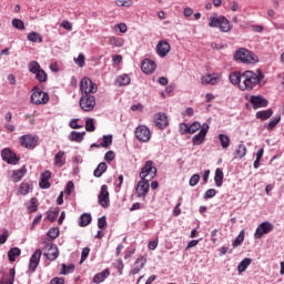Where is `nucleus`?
<instances>
[{"mask_svg":"<svg viewBox=\"0 0 284 284\" xmlns=\"http://www.w3.org/2000/svg\"><path fill=\"white\" fill-rule=\"evenodd\" d=\"M263 79L265 74L257 70V72L245 71L242 73V83H240V90H254L256 85H263Z\"/></svg>","mask_w":284,"mask_h":284,"instance_id":"f257e3e1","label":"nucleus"},{"mask_svg":"<svg viewBox=\"0 0 284 284\" xmlns=\"http://www.w3.org/2000/svg\"><path fill=\"white\" fill-rule=\"evenodd\" d=\"M210 28H219L222 32H230L232 30V23L225 18V16H220L219 13H213L209 19Z\"/></svg>","mask_w":284,"mask_h":284,"instance_id":"f03ea898","label":"nucleus"},{"mask_svg":"<svg viewBox=\"0 0 284 284\" xmlns=\"http://www.w3.org/2000/svg\"><path fill=\"white\" fill-rule=\"evenodd\" d=\"M234 57L236 61H241L242 63H256L258 61V57L245 48L237 50Z\"/></svg>","mask_w":284,"mask_h":284,"instance_id":"7ed1b4c3","label":"nucleus"},{"mask_svg":"<svg viewBox=\"0 0 284 284\" xmlns=\"http://www.w3.org/2000/svg\"><path fill=\"white\" fill-rule=\"evenodd\" d=\"M50 101V95L47 92H43L39 88H34L31 94V103L33 105H45Z\"/></svg>","mask_w":284,"mask_h":284,"instance_id":"20e7f679","label":"nucleus"},{"mask_svg":"<svg viewBox=\"0 0 284 284\" xmlns=\"http://www.w3.org/2000/svg\"><path fill=\"white\" fill-rule=\"evenodd\" d=\"M97 90H99V87H97V83L92 82V80L88 77L83 78L80 82V92L82 95H91L97 93Z\"/></svg>","mask_w":284,"mask_h":284,"instance_id":"39448f33","label":"nucleus"},{"mask_svg":"<svg viewBox=\"0 0 284 284\" xmlns=\"http://www.w3.org/2000/svg\"><path fill=\"white\" fill-rule=\"evenodd\" d=\"M156 166H154V162L149 160L145 162L144 166L141 169L140 179H146L148 181H152L154 176H156Z\"/></svg>","mask_w":284,"mask_h":284,"instance_id":"423d86ee","label":"nucleus"},{"mask_svg":"<svg viewBox=\"0 0 284 284\" xmlns=\"http://www.w3.org/2000/svg\"><path fill=\"white\" fill-rule=\"evenodd\" d=\"M42 245L44 256L48 261H57V258H59V247H57V245L52 244L50 241L42 242Z\"/></svg>","mask_w":284,"mask_h":284,"instance_id":"0eeeda50","label":"nucleus"},{"mask_svg":"<svg viewBox=\"0 0 284 284\" xmlns=\"http://www.w3.org/2000/svg\"><path fill=\"white\" fill-rule=\"evenodd\" d=\"M79 103L83 112H92L97 106V98L94 95H81Z\"/></svg>","mask_w":284,"mask_h":284,"instance_id":"6e6552de","label":"nucleus"},{"mask_svg":"<svg viewBox=\"0 0 284 284\" xmlns=\"http://www.w3.org/2000/svg\"><path fill=\"white\" fill-rule=\"evenodd\" d=\"M20 145L27 150H34L39 145V136L32 134H24L20 136Z\"/></svg>","mask_w":284,"mask_h":284,"instance_id":"1a4fd4ad","label":"nucleus"},{"mask_svg":"<svg viewBox=\"0 0 284 284\" xmlns=\"http://www.w3.org/2000/svg\"><path fill=\"white\" fill-rule=\"evenodd\" d=\"M150 192V180L141 179L135 186V196L145 200Z\"/></svg>","mask_w":284,"mask_h":284,"instance_id":"9d476101","label":"nucleus"},{"mask_svg":"<svg viewBox=\"0 0 284 284\" xmlns=\"http://www.w3.org/2000/svg\"><path fill=\"white\" fill-rule=\"evenodd\" d=\"M135 139L141 143H148L152 139L150 129L145 125H139L134 131Z\"/></svg>","mask_w":284,"mask_h":284,"instance_id":"9b49d317","label":"nucleus"},{"mask_svg":"<svg viewBox=\"0 0 284 284\" xmlns=\"http://www.w3.org/2000/svg\"><path fill=\"white\" fill-rule=\"evenodd\" d=\"M274 231V224L270 222H262L255 233H254V239H263L264 234H270V232Z\"/></svg>","mask_w":284,"mask_h":284,"instance_id":"f8f14e48","label":"nucleus"},{"mask_svg":"<svg viewBox=\"0 0 284 284\" xmlns=\"http://www.w3.org/2000/svg\"><path fill=\"white\" fill-rule=\"evenodd\" d=\"M98 203L101 205V207H110V191H108V186L105 184L101 186V191L98 196Z\"/></svg>","mask_w":284,"mask_h":284,"instance_id":"ddd939ff","label":"nucleus"},{"mask_svg":"<svg viewBox=\"0 0 284 284\" xmlns=\"http://www.w3.org/2000/svg\"><path fill=\"white\" fill-rule=\"evenodd\" d=\"M210 131V124H202V129L197 134L192 138L193 145H201L205 141V136H207V132Z\"/></svg>","mask_w":284,"mask_h":284,"instance_id":"4468645a","label":"nucleus"},{"mask_svg":"<svg viewBox=\"0 0 284 284\" xmlns=\"http://www.w3.org/2000/svg\"><path fill=\"white\" fill-rule=\"evenodd\" d=\"M221 79H223V75L221 73H209L204 77H202V85H216L217 83H221Z\"/></svg>","mask_w":284,"mask_h":284,"instance_id":"2eb2a0df","label":"nucleus"},{"mask_svg":"<svg viewBox=\"0 0 284 284\" xmlns=\"http://www.w3.org/2000/svg\"><path fill=\"white\" fill-rule=\"evenodd\" d=\"M41 250L37 248L31 255L29 263V272H31V274H34V272H37V267H39V263H41Z\"/></svg>","mask_w":284,"mask_h":284,"instance_id":"dca6fc26","label":"nucleus"},{"mask_svg":"<svg viewBox=\"0 0 284 284\" xmlns=\"http://www.w3.org/2000/svg\"><path fill=\"white\" fill-rule=\"evenodd\" d=\"M250 103L254 110H258V108H267V105H270V102L267 99L263 98V95H252Z\"/></svg>","mask_w":284,"mask_h":284,"instance_id":"f3484780","label":"nucleus"},{"mask_svg":"<svg viewBox=\"0 0 284 284\" xmlns=\"http://www.w3.org/2000/svg\"><path fill=\"white\" fill-rule=\"evenodd\" d=\"M2 161H6L7 163L11 165H17L19 163V158H17V154L12 152L10 149H3L1 152Z\"/></svg>","mask_w":284,"mask_h":284,"instance_id":"a211bd4d","label":"nucleus"},{"mask_svg":"<svg viewBox=\"0 0 284 284\" xmlns=\"http://www.w3.org/2000/svg\"><path fill=\"white\" fill-rule=\"evenodd\" d=\"M170 42L161 40L156 45V52L161 59H165L166 54H170Z\"/></svg>","mask_w":284,"mask_h":284,"instance_id":"6ab92c4d","label":"nucleus"},{"mask_svg":"<svg viewBox=\"0 0 284 284\" xmlns=\"http://www.w3.org/2000/svg\"><path fill=\"white\" fill-rule=\"evenodd\" d=\"M148 263V260L143 255H139L138 258L134 262V265L131 270V274L136 275L141 270L145 267V264Z\"/></svg>","mask_w":284,"mask_h":284,"instance_id":"aec40b11","label":"nucleus"},{"mask_svg":"<svg viewBox=\"0 0 284 284\" xmlns=\"http://www.w3.org/2000/svg\"><path fill=\"white\" fill-rule=\"evenodd\" d=\"M141 70L144 72V74H152L154 70H156V62L146 59L142 62Z\"/></svg>","mask_w":284,"mask_h":284,"instance_id":"412c9836","label":"nucleus"},{"mask_svg":"<svg viewBox=\"0 0 284 284\" xmlns=\"http://www.w3.org/2000/svg\"><path fill=\"white\" fill-rule=\"evenodd\" d=\"M52 178V173L50 171H44L41 174V179L39 185L42 190H49L50 187V179Z\"/></svg>","mask_w":284,"mask_h":284,"instance_id":"4be33fe9","label":"nucleus"},{"mask_svg":"<svg viewBox=\"0 0 284 284\" xmlns=\"http://www.w3.org/2000/svg\"><path fill=\"white\" fill-rule=\"evenodd\" d=\"M155 125L160 128V130H164V128H168V115H165L164 113H158L155 115Z\"/></svg>","mask_w":284,"mask_h":284,"instance_id":"5701e85b","label":"nucleus"},{"mask_svg":"<svg viewBox=\"0 0 284 284\" xmlns=\"http://www.w3.org/2000/svg\"><path fill=\"white\" fill-rule=\"evenodd\" d=\"M108 276H110V270L105 268L101 273H98L94 275L93 283L101 284V283H103V281H105V278H108Z\"/></svg>","mask_w":284,"mask_h":284,"instance_id":"b1692460","label":"nucleus"},{"mask_svg":"<svg viewBox=\"0 0 284 284\" xmlns=\"http://www.w3.org/2000/svg\"><path fill=\"white\" fill-rule=\"evenodd\" d=\"M30 190H32V183L22 182L19 186L18 194L21 196H27V194H30Z\"/></svg>","mask_w":284,"mask_h":284,"instance_id":"393cba45","label":"nucleus"},{"mask_svg":"<svg viewBox=\"0 0 284 284\" xmlns=\"http://www.w3.org/2000/svg\"><path fill=\"white\" fill-rule=\"evenodd\" d=\"M28 170H26V166H23L20 170H16L12 173V181L13 183H19V181H21V179H23V176H26Z\"/></svg>","mask_w":284,"mask_h":284,"instance_id":"a878e982","label":"nucleus"},{"mask_svg":"<svg viewBox=\"0 0 284 284\" xmlns=\"http://www.w3.org/2000/svg\"><path fill=\"white\" fill-rule=\"evenodd\" d=\"M230 81L233 85H239V88H241V83H243V73L232 72L230 74Z\"/></svg>","mask_w":284,"mask_h":284,"instance_id":"bb28decb","label":"nucleus"},{"mask_svg":"<svg viewBox=\"0 0 284 284\" xmlns=\"http://www.w3.org/2000/svg\"><path fill=\"white\" fill-rule=\"evenodd\" d=\"M131 81L130 75L122 74L116 78L115 85H118V88H122V85H130Z\"/></svg>","mask_w":284,"mask_h":284,"instance_id":"cd10ccee","label":"nucleus"},{"mask_svg":"<svg viewBox=\"0 0 284 284\" xmlns=\"http://www.w3.org/2000/svg\"><path fill=\"white\" fill-rule=\"evenodd\" d=\"M63 156H65V152H63V151H60L55 154L54 165L57 168H63V165H65V158H63Z\"/></svg>","mask_w":284,"mask_h":284,"instance_id":"c85d7f7f","label":"nucleus"},{"mask_svg":"<svg viewBox=\"0 0 284 284\" xmlns=\"http://www.w3.org/2000/svg\"><path fill=\"white\" fill-rule=\"evenodd\" d=\"M252 265V258L245 257L240 264L237 265L239 274H243L247 270L248 266Z\"/></svg>","mask_w":284,"mask_h":284,"instance_id":"c756f323","label":"nucleus"},{"mask_svg":"<svg viewBox=\"0 0 284 284\" xmlns=\"http://www.w3.org/2000/svg\"><path fill=\"white\" fill-rule=\"evenodd\" d=\"M223 170L222 169H216L215 170V175H214V181L216 187H223V179H224Z\"/></svg>","mask_w":284,"mask_h":284,"instance_id":"7c9ffc66","label":"nucleus"},{"mask_svg":"<svg viewBox=\"0 0 284 284\" xmlns=\"http://www.w3.org/2000/svg\"><path fill=\"white\" fill-rule=\"evenodd\" d=\"M84 138H85V132L80 133L77 131H72L69 136L70 141H73L75 143H81Z\"/></svg>","mask_w":284,"mask_h":284,"instance_id":"2f4dec72","label":"nucleus"},{"mask_svg":"<svg viewBox=\"0 0 284 284\" xmlns=\"http://www.w3.org/2000/svg\"><path fill=\"white\" fill-rule=\"evenodd\" d=\"M14 268H11L9 274H6L0 281V284H14Z\"/></svg>","mask_w":284,"mask_h":284,"instance_id":"473e14b6","label":"nucleus"},{"mask_svg":"<svg viewBox=\"0 0 284 284\" xmlns=\"http://www.w3.org/2000/svg\"><path fill=\"white\" fill-rule=\"evenodd\" d=\"M108 170V164L105 162H101L98 168L94 170L93 175L97 179L103 176L104 172Z\"/></svg>","mask_w":284,"mask_h":284,"instance_id":"72a5a7b5","label":"nucleus"},{"mask_svg":"<svg viewBox=\"0 0 284 284\" xmlns=\"http://www.w3.org/2000/svg\"><path fill=\"white\" fill-rule=\"evenodd\" d=\"M90 223H92V215L90 213L82 214L79 222L80 227H87Z\"/></svg>","mask_w":284,"mask_h":284,"instance_id":"f704fd0d","label":"nucleus"},{"mask_svg":"<svg viewBox=\"0 0 284 284\" xmlns=\"http://www.w3.org/2000/svg\"><path fill=\"white\" fill-rule=\"evenodd\" d=\"M17 256H21V250L19 247H13L8 252V258L11 263L17 261Z\"/></svg>","mask_w":284,"mask_h":284,"instance_id":"c9c22d12","label":"nucleus"},{"mask_svg":"<svg viewBox=\"0 0 284 284\" xmlns=\"http://www.w3.org/2000/svg\"><path fill=\"white\" fill-rule=\"evenodd\" d=\"M272 114H274V111H272V109H267L265 111H258L256 113V119H261L262 121H267V119H270Z\"/></svg>","mask_w":284,"mask_h":284,"instance_id":"e433bc0d","label":"nucleus"},{"mask_svg":"<svg viewBox=\"0 0 284 284\" xmlns=\"http://www.w3.org/2000/svg\"><path fill=\"white\" fill-rule=\"evenodd\" d=\"M243 241H245V230H242L239 233L237 237L233 241V244H232L233 247L236 248V247L243 245Z\"/></svg>","mask_w":284,"mask_h":284,"instance_id":"4c0bfd02","label":"nucleus"},{"mask_svg":"<svg viewBox=\"0 0 284 284\" xmlns=\"http://www.w3.org/2000/svg\"><path fill=\"white\" fill-rule=\"evenodd\" d=\"M28 41H31L32 43H43V37L37 32H30L27 37Z\"/></svg>","mask_w":284,"mask_h":284,"instance_id":"58836bf2","label":"nucleus"},{"mask_svg":"<svg viewBox=\"0 0 284 284\" xmlns=\"http://www.w3.org/2000/svg\"><path fill=\"white\" fill-rule=\"evenodd\" d=\"M247 154V146L240 144L235 151V159H243Z\"/></svg>","mask_w":284,"mask_h":284,"instance_id":"ea45409f","label":"nucleus"},{"mask_svg":"<svg viewBox=\"0 0 284 284\" xmlns=\"http://www.w3.org/2000/svg\"><path fill=\"white\" fill-rule=\"evenodd\" d=\"M123 39L116 37L109 38V45H114V48H123Z\"/></svg>","mask_w":284,"mask_h":284,"instance_id":"a19ab883","label":"nucleus"},{"mask_svg":"<svg viewBox=\"0 0 284 284\" xmlns=\"http://www.w3.org/2000/svg\"><path fill=\"white\" fill-rule=\"evenodd\" d=\"M219 139H220V143H221V146L223 148V150H227L230 148V136L221 133L219 135Z\"/></svg>","mask_w":284,"mask_h":284,"instance_id":"79ce46f5","label":"nucleus"},{"mask_svg":"<svg viewBox=\"0 0 284 284\" xmlns=\"http://www.w3.org/2000/svg\"><path fill=\"white\" fill-rule=\"evenodd\" d=\"M36 79H37V81H39V83H45V81H48V73H45V71L43 69H40L36 73Z\"/></svg>","mask_w":284,"mask_h":284,"instance_id":"37998d69","label":"nucleus"},{"mask_svg":"<svg viewBox=\"0 0 284 284\" xmlns=\"http://www.w3.org/2000/svg\"><path fill=\"white\" fill-rule=\"evenodd\" d=\"M202 129L203 125H201V122H193L191 125H189V134H196V132Z\"/></svg>","mask_w":284,"mask_h":284,"instance_id":"c03bdc74","label":"nucleus"},{"mask_svg":"<svg viewBox=\"0 0 284 284\" xmlns=\"http://www.w3.org/2000/svg\"><path fill=\"white\" fill-rule=\"evenodd\" d=\"M40 69H41V64H39V62L31 61L29 63V72H31V74H36Z\"/></svg>","mask_w":284,"mask_h":284,"instance_id":"a18cd8bd","label":"nucleus"},{"mask_svg":"<svg viewBox=\"0 0 284 284\" xmlns=\"http://www.w3.org/2000/svg\"><path fill=\"white\" fill-rule=\"evenodd\" d=\"M85 130L87 132H94V130H97V126H94V119L89 118L85 120Z\"/></svg>","mask_w":284,"mask_h":284,"instance_id":"49530a36","label":"nucleus"},{"mask_svg":"<svg viewBox=\"0 0 284 284\" xmlns=\"http://www.w3.org/2000/svg\"><path fill=\"white\" fill-rule=\"evenodd\" d=\"M11 24L13 28H17V30H26V24L22 22L21 19H13L11 21Z\"/></svg>","mask_w":284,"mask_h":284,"instance_id":"de8ad7c7","label":"nucleus"},{"mask_svg":"<svg viewBox=\"0 0 284 284\" xmlns=\"http://www.w3.org/2000/svg\"><path fill=\"white\" fill-rule=\"evenodd\" d=\"M278 123H281V115H278L277 118H275L274 120H272L267 126L266 130H268V132H272L273 129L276 128V125H278Z\"/></svg>","mask_w":284,"mask_h":284,"instance_id":"09e8293b","label":"nucleus"},{"mask_svg":"<svg viewBox=\"0 0 284 284\" xmlns=\"http://www.w3.org/2000/svg\"><path fill=\"white\" fill-rule=\"evenodd\" d=\"M59 217V210L55 211H49L47 219L48 221H50L51 223H54V221H57V219Z\"/></svg>","mask_w":284,"mask_h":284,"instance_id":"8fccbe9b","label":"nucleus"},{"mask_svg":"<svg viewBox=\"0 0 284 284\" xmlns=\"http://www.w3.org/2000/svg\"><path fill=\"white\" fill-rule=\"evenodd\" d=\"M111 143H112V135H103V139L100 145L101 148H110Z\"/></svg>","mask_w":284,"mask_h":284,"instance_id":"3c124183","label":"nucleus"},{"mask_svg":"<svg viewBox=\"0 0 284 284\" xmlns=\"http://www.w3.org/2000/svg\"><path fill=\"white\" fill-rule=\"evenodd\" d=\"M199 181H201V175L193 174L189 181V185H191V187H194L195 185H199Z\"/></svg>","mask_w":284,"mask_h":284,"instance_id":"603ef678","label":"nucleus"},{"mask_svg":"<svg viewBox=\"0 0 284 284\" xmlns=\"http://www.w3.org/2000/svg\"><path fill=\"white\" fill-rule=\"evenodd\" d=\"M47 236H49V239H59V230L57 227H52L48 231Z\"/></svg>","mask_w":284,"mask_h":284,"instance_id":"864d4df0","label":"nucleus"},{"mask_svg":"<svg viewBox=\"0 0 284 284\" xmlns=\"http://www.w3.org/2000/svg\"><path fill=\"white\" fill-rule=\"evenodd\" d=\"M115 6H118L119 8H130V6H132V1L130 0H115Z\"/></svg>","mask_w":284,"mask_h":284,"instance_id":"5fc2aeb1","label":"nucleus"},{"mask_svg":"<svg viewBox=\"0 0 284 284\" xmlns=\"http://www.w3.org/2000/svg\"><path fill=\"white\" fill-rule=\"evenodd\" d=\"M37 202H38L37 197H32L30 200L29 212H31V213L37 212V210H38Z\"/></svg>","mask_w":284,"mask_h":284,"instance_id":"6e6d98bb","label":"nucleus"},{"mask_svg":"<svg viewBox=\"0 0 284 284\" xmlns=\"http://www.w3.org/2000/svg\"><path fill=\"white\" fill-rule=\"evenodd\" d=\"M77 65H79V68H83V65H85V55H83V53H80L78 59H74Z\"/></svg>","mask_w":284,"mask_h":284,"instance_id":"4d7b16f0","label":"nucleus"},{"mask_svg":"<svg viewBox=\"0 0 284 284\" xmlns=\"http://www.w3.org/2000/svg\"><path fill=\"white\" fill-rule=\"evenodd\" d=\"M70 272H74V264L65 265L62 264V272L61 274H70Z\"/></svg>","mask_w":284,"mask_h":284,"instance_id":"13d9d810","label":"nucleus"},{"mask_svg":"<svg viewBox=\"0 0 284 284\" xmlns=\"http://www.w3.org/2000/svg\"><path fill=\"white\" fill-rule=\"evenodd\" d=\"M180 134H190V125L187 123H180Z\"/></svg>","mask_w":284,"mask_h":284,"instance_id":"bf43d9fd","label":"nucleus"},{"mask_svg":"<svg viewBox=\"0 0 284 284\" xmlns=\"http://www.w3.org/2000/svg\"><path fill=\"white\" fill-rule=\"evenodd\" d=\"M108 226V221H106V217L105 216H102L98 220V227L100 230H104V227Z\"/></svg>","mask_w":284,"mask_h":284,"instance_id":"052dcab7","label":"nucleus"},{"mask_svg":"<svg viewBox=\"0 0 284 284\" xmlns=\"http://www.w3.org/2000/svg\"><path fill=\"white\" fill-rule=\"evenodd\" d=\"M215 196H216L215 189H209L204 194V199H214Z\"/></svg>","mask_w":284,"mask_h":284,"instance_id":"680f3d73","label":"nucleus"},{"mask_svg":"<svg viewBox=\"0 0 284 284\" xmlns=\"http://www.w3.org/2000/svg\"><path fill=\"white\" fill-rule=\"evenodd\" d=\"M88 256H90V247H84L81 253V261L80 263H83Z\"/></svg>","mask_w":284,"mask_h":284,"instance_id":"e2e57ef3","label":"nucleus"},{"mask_svg":"<svg viewBox=\"0 0 284 284\" xmlns=\"http://www.w3.org/2000/svg\"><path fill=\"white\" fill-rule=\"evenodd\" d=\"M72 190H74V183L72 181H69L67 183V187H65V194L67 196H70V194H72Z\"/></svg>","mask_w":284,"mask_h":284,"instance_id":"0e129e2a","label":"nucleus"},{"mask_svg":"<svg viewBox=\"0 0 284 284\" xmlns=\"http://www.w3.org/2000/svg\"><path fill=\"white\" fill-rule=\"evenodd\" d=\"M10 236V233L8 230L3 231V233L0 235V245H3L6 241H8V237Z\"/></svg>","mask_w":284,"mask_h":284,"instance_id":"69168bd1","label":"nucleus"},{"mask_svg":"<svg viewBox=\"0 0 284 284\" xmlns=\"http://www.w3.org/2000/svg\"><path fill=\"white\" fill-rule=\"evenodd\" d=\"M114 152L113 151H108L104 155L105 161L110 163V161H114Z\"/></svg>","mask_w":284,"mask_h":284,"instance_id":"338daca9","label":"nucleus"},{"mask_svg":"<svg viewBox=\"0 0 284 284\" xmlns=\"http://www.w3.org/2000/svg\"><path fill=\"white\" fill-rule=\"evenodd\" d=\"M65 283V281L63 280V277H54L51 280L50 284H63Z\"/></svg>","mask_w":284,"mask_h":284,"instance_id":"774afa93","label":"nucleus"}]
</instances>
